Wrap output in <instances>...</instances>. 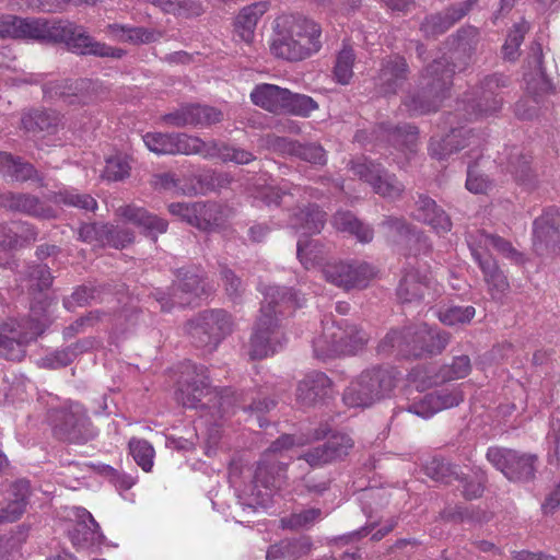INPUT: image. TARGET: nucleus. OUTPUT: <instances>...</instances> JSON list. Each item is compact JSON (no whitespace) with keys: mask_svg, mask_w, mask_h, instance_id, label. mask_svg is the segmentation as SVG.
I'll return each mask as SVG.
<instances>
[{"mask_svg":"<svg viewBox=\"0 0 560 560\" xmlns=\"http://www.w3.org/2000/svg\"><path fill=\"white\" fill-rule=\"evenodd\" d=\"M21 122L27 132L54 133L57 130L59 118L55 113L31 110L22 116Z\"/></svg>","mask_w":560,"mask_h":560,"instance_id":"nucleus-43","label":"nucleus"},{"mask_svg":"<svg viewBox=\"0 0 560 560\" xmlns=\"http://www.w3.org/2000/svg\"><path fill=\"white\" fill-rule=\"evenodd\" d=\"M431 278L427 272L408 270L397 288V298L404 304L420 302L430 289Z\"/></svg>","mask_w":560,"mask_h":560,"instance_id":"nucleus-33","label":"nucleus"},{"mask_svg":"<svg viewBox=\"0 0 560 560\" xmlns=\"http://www.w3.org/2000/svg\"><path fill=\"white\" fill-rule=\"evenodd\" d=\"M450 342V334L427 324L392 329L380 341L377 352L384 355L421 359L440 354Z\"/></svg>","mask_w":560,"mask_h":560,"instance_id":"nucleus-4","label":"nucleus"},{"mask_svg":"<svg viewBox=\"0 0 560 560\" xmlns=\"http://www.w3.org/2000/svg\"><path fill=\"white\" fill-rule=\"evenodd\" d=\"M388 140L404 153H413L418 144V129L411 125L397 126L388 131Z\"/></svg>","mask_w":560,"mask_h":560,"instance_id":"nucleus-46","label":"nucleus"},{"mask_svg":"<svg viewBox=\"0 0 560 560\" xmlns=\"http://www.w3.org/2000/svg\"><path fill=\"white\" fill-rule=\"evenodd\" d=\"M475 3L476 0H466L451 4L441 12L429 14L420 24V31L425 37H436L444 34L467 15Z\"/></svg>","mask_w":560,"mask_h":560,"instance_id":"nucleus-23","label":"nucleus"},{"mask_svg":"<svg viewBox=\"0 0 560 560\" xmlns=\"http://www.w3.org/2000/svg\"><path fill=\"white\" fill-rule=\"evenodd\" d=\"M374 268L364 261H339L323 268L325 279L346 290L363 289L374 277Z\"/></svg>","mask_w":560,"mask_h":560,"instance_id":"nucleus-17","label":"nucleus"},{"mask_svg":"<svg viewBox=\"0 0 560 560\" xmlns=\"http://www.w3.org/2000/svg\"><path fill=\"white\" fill-rule=\"evenodd\" d=\"M298 542L291 539H283L269 546L266 552V560H293L296 558Z\"/></svg>","mask_w":560,"mask_h":560,"instance_id":"nucleus-59","label":"nucleus"},{"mask_svg":"<svg viewBox=\"0 0 560 560\" xmlns=\"http://www.w3.org/2000/svg\"><path fill=\"white\" fill-rule=\"evenodd\" d=\"M424 472L431 479L445 483H450L453 477L458 479L453 466L439 457H433L425 463Z\"/></svg>","mask_w":560,"mask_h":560,"instance_id":"nucleus-56","label":"nucleus"},{"mask_svg":"<svg viewBox=\"0 0 560 560\" xmlns=\"http://www.w3.org/2000/svg\"><path fill=\"white\" fill-rule=\"evenodd\" d=\"M55 434L70 443L84 444L98 434L84 406L68 400L51 413Z\"/></svg>","mask_w":560,"mask_h":560,"instance_id":"nucleus-7","label":"nucleus"},{"mask_svg":"<svg viewBox=\"0 0 560 560\" xmlns=\"http://www.w3.org/2000/svg\"><path fill=\"white\" fill-rule=\"evenodd\" d=\"M355 58L357 56L353 48L343 43L342 48L336 56V61L332 68V77L337 83L348 85L351 82L353 78Z\"/></svg>","mask_w":560,"mask_h":560,"instance_id":"nucleus-44","label":"nucleus"},{"mask_svg":"<svg viewBox=\"0 0 560 560\" xmlns=\"http://www.w3.org/2000/svg\"><path fill=\"white\" fill-rule=\"evenodd\" d=\"M294 156L315 165H325L327 162L326 152L317 143H298Z\"/></svg>","mask_w":560,"mask_h":560,"instance_id":"nucleus-58","label":"nucleus"},{"mask_svg":"<svg viewBox=\"0 0 560 560\" xmlns=\"http://www.w3.org/2000/svg\"><path fill=\"white\" fill-rule=\"evenodd\" d=\"M325 248L314 240H299L296 255L301 264L310 269L320 265L325 259Z\"/></svg>","mask_w":560,"mask_h":560,"instance_id":"nucleus-50","label":"nucleus"},{"mask_svg":"<svg viewBox=\"0 0 560 560\" xmlns=\"http://www.w3.org/2000/svg\"><path fill=\"white\" fill-rule=\"evenodd\" d=\"M262 143L266 149L272 152L282 155L294 156L295 149L299 142L276 135H267L265 138H262Z\"/></svg>","mask_w":560,"mask_h":560,"instance_id":"nucleus-62","label":"nucleus"},{"mask_svg":"<svg viewBox=\"0 0 560 560\" xmlns=\"http://www.w3.org/2000/svg\"><path fill=\"white\" fill-rule=\"evenodd\" d=\"M173 155L197 154L203 159H212L211 141L205 142L199 137L189 136L187 133L173 132Z\"/></svg>","mask_w":560,"mask_h":560,"instance_id":"nucleus-41","label":"nucleus"},{"mask_svg":"<svg viewBox=\"0 0 560 560\" xmlns=\"http://www.w3.org/2000/svg\"><path fill=\"white\" fill-rule=\"evenodd\" d=\"M413 215L418 221L430 225L436 234H445L452 229L450 217L428 196H419Z\"/></svg>","mask_w":560,"mask_h":560,"instance_id":"nucleus-29","label":"nucleus"},{"mask_svg":"<svg viewBox=\"0 0 560 560\" xmlns=\"http://www.w3.org/2000/svg\"><path fill=\"white\" fill-rule=\"evenodd\" d=\"M211 151H213L212 159L219 158L223 162L248 164L255 160V155L252 152L215 140L211 141Z\"/></svg>","mask_w":560,"mask_h":560,"instance_id":"nucleus-48","label":"nucleus"},{"mask_svg":"<svg viewBox=\"0 0 560 560\" xmlns=\"http://www.w3.org/2000/svg\"><path fill=\"white\" fill-rule=\"evenodd\" d=\"M487 459L509 480L529 481L535 477L537 457L514 450L489 447Z\"/></svg>","mask_w":560,"mask_h":560,"instance_id":"nucleus-13","label":"nucleus"},{"mask_svg":"<svg viewBox=\"0 0 560 560\" xmlns=\"http://www.w3.org/2000/svg\"><path fill=\"white\" fill-rule=\"evenodd\" d=\"M532 156L520 147L505 149L501 165L504 171L520 184L530 186L534 183V174L530 167Z\"/></svg>","mask_w":560,"mask_h":560,"instance_id":"nucleus-32","label":"nucleus"},{"mask_svg":"<svg viewBox=\"0 0 560 560\" xmlns=\"http://www.w3.org/2000/svg\"><path fill=\"white\" fill-rule=\"evenodd\" d=\"M176 395L177 400L186 408L215 407L221 417L234 413L236 409L256 413L259 427L265 425L260 415L276 406L273 399L256 398L253 393L236 394L225 390L224 394H219L210 385L207 368L190 362L183 366Z\"/></svg>","mask_w":560,"mask_h":560,"instance_id":"nucleus-1","label":"nucleus"},{"mask_svg":"<svg viewBox=\"0 0 560 560\" xmlns=\"http://www.w3.org/2000/svg\"><path fill=\"white\" fill-rule=\"evenodd\" d=\"M144 145L159 155H173V132H147L142 136Z\"/></svg>","mask_w":560,"mask_h":560,"instance_id":"nucleus-57","label":"nucleus"},{"mask_svg":"<svg viewBox=\"0 0 560 560\" xmlns=\"http://www.w3.org/2000/svg\"><path fill=\"white\" fill-rule=\"evenodd\" d=\"M264 300L249 339L248 354L253 360L265 359L284 341L280 316L301 307L304 299L285 287H268L261 291Z\"/></svg>","mask_w":560,"mask_h":560,"instance_id":"nucleus-2","label":"nucleus"},{"mask_svg":"<svg viewBox=\"0 0 560 560\" xmlns=\"http://www.w3.org/2000/svg\"><path fill=\"white\" fill-rule=\"evenodd\" d=\"M409 67L406 59L394 55L381 61V68L374 79L377 92L384 96L396 94L408 78Z\"/></svg>","mask_w":560,"mask_h":560,"instance_id":"nucleus-21","label":"nucleus"},{"mask_svg":"<svg viewBox=\"0 0 560 560\" xmlns=\"http://www.w3.org/2000/svg\"><path fill=\"white\" fill-rule=\"evenodd\" d=\"M222 112L206 105L189 104L161 117L162 122L175 128L210 126L222 120Z\"/></svg>","mask_w":560,"mask_h":560,"instance_id":"nucleus-19","label":"nucleus"},{"mask_svg":"<svg viewBox=\"0 0 560 560\" xmlns=\"http://www.w3.org/2000/svg\"><path fill=\"white\" fill-rule=\"evenodd\" d=\"M233 320L224 310H207L199 313L186 325V330L197 347L213 351L232 332Z\"/></svg>","mask_w":560,"mask_h":560,"instance_id":"nucleus-9","label":"nucleus"},{"mask_svg":"<svg viewBox=\"0 0 560 560\" xmlns=\"http://www.w3.org/2000/svg\"><path fill=\"white\" fill-rule=\"evenodd\" d=\"M105 33L114 40L135 45L149 44L160 38L161 34L145 27H132L122 24H108Z\"/></svg>","mask_w":560,"mask_h":560,"instance_id":"nucleus-38","label":"nucleus"},{"mask_svg":"<svg viewBox=\"0 0 560 560\" xmlns=\"http://www.w3.org/2000/svg\"><path fill=\"white\" fill-rule=\"evenodd\" d=\"M58 33L59 36L56 43H65L75 54L110 57L114 59H120L126 54L121 48L112 47L95 40L84 26L69 21L61 20Z\"/></svg>","mask_w":560,"mask_h":560,"instance_id":"nucleus-11","label":"nucleus"},{"mask_svg":"<svg viewBox=\"0 0 560 560\" xmlns=\"http://www.w3.org/2000/svg\"><path fill=\"white\" fill-rule=\"evenodd\" d=\"M51 301L45 296L39 302V307L36 305L31 306L32 316L22 318H8L0 323V334L7 335L9 338H14L18 341L28 345L40 336L47 325L48 318L45 312L49 307Z\"/></svg>","mask_w":560,"mask_h":560,"instance_id":"nucleus-16","label":"nucleus"},{"mask_svg":"<svg viewBox=\"0 0 560 560\" xmlns=\"http://www.w3.org/2000/svg\"><path fill=\"white\" fill-rule=\"evenodd\" d=\"M26 343L0 334V357L10 361H21L26 353Z\"/></svg>","mask_w":560,"mask_h":560,"instance_id":"nucleus-60","label":"nucleus"},{"mask_svg":"<svg viewBox=\"0 0 560 560\" xmlns=\"http://www.w3.org/2000/svg\"><path fill=\"white\" fill-rule=\"evenodd\" d=\"M326 222V213L316 205H308L301 209L290 219V226L304 235L317 234L322 231Z\"/></svg>","mask_w":560,"mask_h":560,"instance_id":"nucleus-39","label":"nucleus"},{"mask_svg":"<svg viewBox=\"0 0 560 560\" xmlns=\"http://www.w3.org/2000/svg\"><path fill=\"white\" fill-rule=\"evenodd\" d=\"M28 278L31 287L39 292L48 289L52 283L50 269L46 265H34L28 268Z\"/></svg>","mask_w":560,"mask_h":560,"instance_id":"nucleus-64","label":"nucleus"},{"mask_svg":"<svg viewBox=\"0 0 560 560\" xmlns=\"http://www.w3.org/2000/svg\"><path fill=\"white\" fill-rule=\"evenodd\" d=\"M341 331V336L337 337L340 340V346H346L350 351H342V355H352L363 350L366 346L370 336L366 331L354 324H349L342 320L336 324Z\"/></svg>","mask_w":560,"mask_h":560,"instance_id":"nucleus-42","label":"nucleus"},{"mask_svg":"<svg viewBox=\"0 0 560 560\" xmlns=\"http://www.w3.org/2000/svg\"><path fill=\"white\" fill-rule=\"evenodd\" d=\"M294 443L291 435H282L277 439L264 453L255 470L254 479L264 488L276 487L277 481L283 477L285 464L277 458V454L288 450Z\"/></svg>","mask_w":560,"mask_h":560,"instance_id":"nucleus-18","label":"nucleus"},{"mask_svg":"<svg viewBox=\"0 0 560 560\" xmlns=\"http://www.w3.org/2000/svg\"><path fill=\"white\" fill-rule=\"evenodd\" d=\"M438 398L434 393L423 395L419 400L411 402L407 410L413 415L428 419L440 411L438 406Z\"/></svg>","mask_w":560,"mask_h":560,"instance_id":"nucleus-61","label":"nucleus"},{"mask_svg":"<svg viewBox=\"0 0 560 560\" xmlns=\"http://www.w3.org/2000/svg\"><path fill=\"white\" fill-rule=\"evenodd\" d=\"M398 374V371L389 365L368 368L347 386L343 401L350 407H371L389 398L397 385Z\"/></svg>","mask_w":560,"mask_h":560,"instance_id":"nucleus-6","label":"nucleus"},{"mask_svg":"<svg viewBox=\"0 0 560 560\" xmlns=\"http://www.w3.org/2000/svg\"><path fill=\"white\" fill-rule=\"evenodd\" d=\"M341 331L336 327L335 322H323V331L313 340V350L316 358L326 360L329 358L342 355V351H350L346 346H340L337 337Z\"/></svg>","mask_w":560,"mask_h":560,"instance_id":"nucleus-34","label":"nucleus"},{"mask_svg":"<svg viewBox=\"0 0 560 560\" xmlns=\"http://www.w3.org/2000/svg\"><path fill=\"white\" fill-rule=\"evenodd\" d=\"M0 175L13 182L24 183L34 180L40 187L45 186L44 177L33 164L8 152H0Z\"/></svg>","mask_w":560,"mask_h":560,"instance_id":"nucleus-30","label":"nucleus"},{"mask_svg":"<svg viewBox=\"0 0 560 560\" xmlns=\"http://www.w3.org/2000/svg\"><path fill=\"white\" fill-rule=\"evenodd\" d=\"M129 453L132 458L145 472L151 471L154 462V448L143 439L132 438L128 443Z\"/></svg>","mask_w":560,"mask_h":560,"instance_id":"nucleus-51","label":"nucleus"},{"mask_svg":"<svg viewBox=\"0 0 560 560\" xmlns=\"http://www.w3.org/2000/svg\"><path fill=\"white\" fill-rule=\"evenodd\" d=\"M308 196L311 198H317V190L310 187H301L292 185L288 182H283L278 187H267L259 192L257 199L261 200L266 206H279L281 200L285 196Z\"/></svg>","mask_w":560,"mask_h":560,"instance_id":"nucleus-40","label":"nucleus"},{"mask_svg":"<svg viewBox=\"0 0 560 560\" xmlns=\"http://www.w3.org/2000/svg\"><path fill=\"white\" fill-rule=\"evenodd\" d=\"M220 275L229 298L232 300L241 298L245 290L242 279L237 277L232 269L225 266L221 268Z\"/></svg>","mask_w":560,"mask_h":560,"instance_id":"nucleus-63","label":"nucleus"},{"mask_svg":"<svg viewBox=\"0 0 560 560\" xmlns=\"http://www.w3.org/2000/svg\"><path fill=\"white\" fill-rule=\"evenodd\" d=\"M322 46L320 25L308 18L291 15L278 23L270 50L277 58L301 61L317 54Z\"/></svg>","mask_w":560,"mask_h":560,"instance_id":"nucleus-3","label":"nucleus"},{"mask_svg":"<svg viewBox=\"0 0 560 560\" xmlns=\"http://www.w3.org/2000/svg\"><path fill=\"white\" fill-rule=\"evenodd\" d=\"M479 245L489 247L491 246L503 257L511 259L515 262L523 261V254L513 247L512 243L499 235L486 233L485 231L479 232Z\"/></svg>","mask_w":560,"mask_h":560,"instance_id":"nucleus-49","label":"nucleus"},{"mask_svg":"<svg viewBox=\"0 0 560 560\" xmlns=\"http://www.w3.org/2000/svg\"><path fill=\"white\" fill-rule=\"evenodd\" d=\"M528 31L529 24L526 21H521L513 25L508 33L505 43L502 46L504 59L515 61L520 57V47Z\"/></svg>","mask_w":560,"mask_h":560,"instance_id":"nucleus-47","label":"nucleus"},{"mask_svg":"<svg viewBox=\"0 0 560 560\" xmlns=\"http://www.w3.org/2000/svg\"><path fill=\"white\" fill-rule=\"evenodd\" d=\"M116 214L126 222L141 229L142 233L153 241H156L159 234L165 233L168 226L165 219L136 205L121 206L116 209Z\"/></svg>","mask_w":560,"mask_h":560,"instance_id":"nucleus-26","label":"nucleus"},{"mask_svg":"<svg viewBox=\"0 0 560 560\" xmlns=\"http://www.w3.org/2000/svg\"><path fill=\"white\" fill-rule=\"evenodd\" d=\"M351 170L361 180L368 183L375 194L384 198H399L405 190V186L395 175L389 174L381 164L366 158L352 161Z\"/></svg>","mask_w":560,"mask_h":560,"instance_id":"nucleus-15","label":"nucleus"},{"mask_svg":"<svg viewBox=\"0 0 560 560\" xmlns=\"http://www.w3.org/2000/svg\"><path fill=\"white\" fill-rule=\"evenodd\" d=\"M177 279V283H174L168 292L156 291L154 293L162 311L168 312L175 305H190L196 298L208 296L212 292V287L197 268L179 269Z\"/></svg>","mask_w":560,"mask_h":560,"instance_id":"nucleus-10","label":"nucleus"},{"mask_svg":"<svg viewBox=\"0 0 560 560\" xmlns=\"http://www.w3.org/2000/svg\"><path fill=\"white\" fill-rule=\"evenodd\" d=\"M353 445L354 442L348 434L334 433L322 445L304 452L301 458L312 467H320L345 458Z\"/></svg>","mask_w":560,"mask_h":560,"instance_id":"nucleus-20","label":"nucleus"},{"mask_svg":"<svg viewBox=\"0 0 560 560\" xmlns=\"http://www.w3.org/2000/svg\"><path fill=\"white\" fill-rule=\"evenodd\" d=\"M508 81L503 74L486 77L476 92L465 95L458 103L459 115L467 121H472L498 113L502 107L500 90L508 85Z\"/></svg>","mask_w":560,"mask_h":560,"instance_id":"nucleus-8","label":"nucleus"},{"mask_svg":"<svg viewBox=\"0 0 560 560\" xmlns=\"http://www.w3.org/2000/svg\"><path fill=\"white\" fill-rule=\"evenodd\" d=\"M322 515L319 509H307L280 520L281 527L292 530H299L313 525Z\"/></svg>","mask_w":560,"mask_h":560,"instance_id":"nucleus-55","label":"nucleus"},{"mask_svg":"<svg viewBox=\"0 0 560 560\" xmlns=\"http://www.w3.org/2000/svg\"><path fill=\"white\" fill-rule=\"evenodd\" d=\"M287 90L275 84H258L250 92V100L265 110L273 114H282Z\"/></svg>","mask_w":560,"mask_h":560,"instance_id":"nucleus-36","label":"nucleus"},{"mask_svg":"<svg viewBox=\"0 0 560 560\" xmlns=\"http://www.w3.org/2000/svg\"><path fill=\"white\" fill-rule=\"evenodd\" d=\"M468 244L471 255L483 275L489 294L492 300L502 301L510 291L508 277L491 255L480 253L471 241H468Z\"/></svg>","mask_w":560,"mask_h":560,"instance_id":"nucleus-24","label":"nucleus"},{"mask_svg":"<svg viewBox=\"0 0 560 560\" xmlns=\"http://www.w3.org/2000/svg\"><path fill=\"white\" fill-rule=\"evenodd\" d=\"M0 207L36 219L50 220L57 217L52 207L27 192L0 191Z\"/></svg>","mask_w":560,"mask_h":560,"instance_id":"nucleus-25","label":"nucleus"},{"mask_svg":"<svg viewBox=\"0 0 560 560\" xmlns=\"http://www.w3.org/2000/svg\"><path fill=\"white\" fill-rule=\"evenodd\" d=\"M454 73V66L445 57L428 65L420 77V91L404 101L409 114L424 115L435 112L452 86Z\"/></svg>","mask_w":560,"mask_h":560,"instance_id":"nucleus-5","label":"nucleus"},{"mask_svg":"<svg viewBox=\"0 0 560 560\" xmlns=\"http://www.w3.org/2000/svg\"><path fill=\"white\" fill-rule=\"evenodd\" d=\"M331 223L336 230L349 233L360 243H370L374 237L373 229L369 224L360 221L350 211H337L332 217Z\"/></svg>","mask_w":560,"mask_h":560,"instance_id":"nucleus-37","label":"nucleus"},{"mask_svg":"<svg viewBox=\"0 0 560 560\" xmlns=\"http://www.w3.org/2000/svg\"><path fill=\"white\" fill-rule=\"evenodd\" d=\"M168 211L179 215L192 226L206 232H211L223 226L229 218V209L217 202H173Z\"/></svg>","mask_w":560,"mask_h":560,"instance_id":"nucleus-12","label":"nucleus"},{"mask_svg":"<svg viewBox=\"0 0 560 560\" xmlns=\"http://www.w3.org/2000/svg\"><path fill=\"white\" fill-rule=\"evenodd\" d=\"M476 308L471 305H450L441 308L438 313L439 319L447 325H465L475 317Z\"/></svg>","mask_w":560,"mask_h":560,"instance_id":"nucleus-52","label":"nucleus"},{"mask_svg":"<svg viewBox=\"0 0 560 560\" xmlns=\"http://www.w3.org/2000/svg\"><path fill=\"white\" fill-rule=\"evenodd\" d=\"M61 20L16 16L15 38L56 43Z\"/></svg>","mask_w":560,"mask_h":560,"instance_id":"nucleus-27","label":"nucleus"},{"mask_svg":"<svg viewBox=\"0 0 560 560\" xmlns=\"http://www.w3.org/2000/svg\"><path fill=\"white\" fill-rule=\"evenodd\" d=\"M318 108V104L311 96L293 93L287 90L282 114H290L300 117H308L312 112Z\"/></svg>","mask_w":560,"mask_h":560,"instance_id":"nucleus-45","label":"nucleus"},{"mask_svg":"<svg viewBox=\"0 0 560 560\" xmlns=\"http://www.w3.org/2000/svg\"><path fill=\"white\" fill-rule=\"evenodd\" d=\"M55 201L86 211H94L97 208V202L91 195L81 194L75 189L59 191L55 197Z\"/></svg>","mask_w":560,"mask_h":560,"instance_id":"nucleus-54","label":"nucleus"},{"mask_svg":"<svg viewBox=\"0 0 560 560\" xmlns=\"http://www.w3.org/2000/svg\"><path fill=\"white\" fill-rule=\"evenodd\" d=\"M268 3L259 1L244 7L234 23L236 35L245 43H252L259 19L267 12Z\"/></svg>","mask_w":560,"mask_h":560,"instance_id":"nucleus-35","label":"nucleus"},{"mask_svg":"<svg viewBox=\"0 0 560 560\" xmlns=\"http://www.w3.org/2000/svg\"><path fill=\"white\" fill-rule=\"evenodd\" d=\"M74 515L75 523L68 532L72 545L77 549L100 548L105 537L92 514L83 508H77Z\"/></svg>","mask_w":560,"mask_h":560,"instance_id":"nucleus-22","label":"nucleus"},{"mask_svg":"<svg viewBox=\"0 0 560 560\" xmlns=\"http://www.w3.org/2000/svg\"><path fill=\"white\" fill-rule=\"evenodd\" d=\"M330 378L323 372H312L300 381L296 388V400L302 407H310L323 400L329 394Z\"/></svg>","mask_w":560,"mask_h":560,"instance_id":"nucleus-28","label":"nucleus"},{"mask_svg":"<svg viewBox=\"0 0 560 560\" xmlns=\"http://www.w3.org/2000/svg\"><path fill=\"white\" fill-rule=\"evenodd\" d=\"M533 248L538 256L560 255V209L549 207L533 222Z\"/></svg>","mask_w":560,"mask_h":560,"instance_id":"nucleus-14","label":"nucleus"},{"mask_svg":"<svg viewBox=\"0 0 560 560\" xmlns=\"http://www.w3.org/2000/svg\"><path fill=\"white\" fill-rule=\"evenodd\" d=\"M477 137L465 127L452 128L444 138H431L429 152L432 158L444 160L466 144L476 142Z\"/></svg>","mask_w":560,"mask_h":560,"instance_id":"nucleus-31","label":"nucleus"},{"mask_svg":"<svg viewBox=\"0 0 560 560\" xmlns=\"http://www.w3.org/2000/svg\"><path fill=\"white\" fill-rule=\"evenodd\" d=\"M86 84L88 81L84 79L75 81V86L68 84V82H47L43 85V93L48 98L60 97L69 103H73V100L70 98L78 96L77 91L85 88Z\"/></svg>","mask_w":560,"mask_h":560,"instance_id":"nucleus-53","label":"nucleus"}]
</instances>
